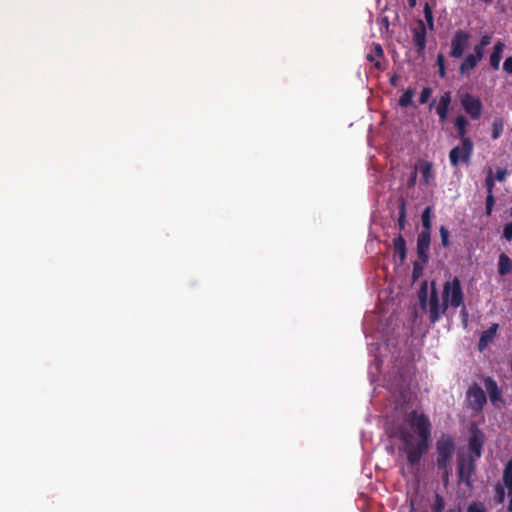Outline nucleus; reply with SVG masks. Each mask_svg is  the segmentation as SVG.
<instances>
[{
	"label": "nucleus",
	"mask_w": 512,
	"mask_h": 512,
	"mask_svg": "<svg viewBox=\"0 0 512 512\" xmlns=\"http://www.w3.org/2000/svg\"><path fill=\"white\" fill-rule=\"evenodd\" d=\"M405 421L417 433L418 440L415 441L411 431L403 424L394 426L390 431V437L401 441L399 451L405 454L407 463L411 467L419 466L423 455L430 447L432 424L429 417L418 410L406 414Z\"/></svg>",
	"instance_id": "1"
},
{
	"label": "nucleus",
	"mask_w": 512,
	"mask_h": 512,
	"mask_svg": "<svg viewBox=\"0 0 512 512\" xmlns=\"http://www.w3.org/2000/svg\"><path fill=\"white\" fill-rule=\"evenodd\" d=\"M443 310L448 306L458 308L464 303V294L461 282L458 277H454L451 281H446L442 292Z\"/></svg>",
	"instance_id": "2"
},
{
	"label": "nucleus",
	"mask_w": 512,
	"mask_h": 512,
	"mask_svg": "<svg viewBox=\"0 0 512 512\" xmlns=\"http://www.w3.org/2000/svg\"><path fill=\"white\" fill-rule=\"evenodd\" d=\"M456 443L454 438L448 433H442L436 441V466L445 468L454 455Z\"/></svg>",
	"instance_id": "3"
},
{
	"label": "nucleus",
	"mask_w": 512,
	"mask_h": 512,
	"mask_svg": "<svg viewBox=\"0 0 512 512\" xmlns=\"http://www.w3.org/2000/svg\"><path fill=\"white\" fill-rule=\"evenodd\" d=\"M474 144L471 139L461 141V145L453 147L449 152V161L452 167H458L460 163L468 164L473 155Z\"/></svg>",
	"instance_id": "4"
},
{
	"label": "nucleus",
	"mask_w": 512,
	"mask_h": 512,
	"mask_svg": "<svg viewBox=\"0 0 512 512\" xmlns=\"http://www.w3.org/2000/svg\"><path fill=\"white\" fill-rule=\"evenodd\" d=\"M471 34L463 29L455 31L451 39L450 56L455 59L462 58L465 50L469 47Z\"/></svg>",
	"instance_id": "5"
},
{
	"label": "nucleus",
	"mask_w": 512,
	"mask_h": 512,
	"mask_svg": "<svg viewBox=\"0 0 512 512\" xmlns=\"http://www.w3.org/2000/svg\"><path fill=\"white\" fill-rule=\"evenodd\" d=\"M460 104L466 114H468L472 120L480 119L482 115L483 104L478 97L466 92L461 96Z\"/></svg>",
	"instance_id": "6"
},
{
	"label": "nucleus",
	"mask_w": 512,
	"mask_h": 512,
	"mask_svg": "<svg viewBox=\"0 0 512 512\" xmlns=\"http://www.w3.org/2000/svg\"><path fill=\"white\" fill-rule=\"evenodd\" d=\"M457 466L459 482L465 483L466 486L470 488L471 477L474 474L476 468L475 458L472 455L469 457L460 456L457 460Z\"/></svg>",
	"instance_id": "7"
},
{
	"label": "nucleus",
	"mask_w": 512,
	"mask_h": 512,
	"mask_svg": "<svg viewBox=\"0 0 512 512\" xmlns=\"http://www.w3.org/2000/svg\"><path fill=\"white\" fill-rule=\"evenodd\" d=\"M431 243V235L429 231H421L417 236L416 251L417 257L422 264L429 261V250Z\"/></svg>",
	"instance_id": "8"
},
{
	"label": "nucleus",
	"mask_w": 512,
	"mask_h": 512,
	"mask_svg": "<svg viewBox=\"0 0 512 512\" xmlns=\"http://www.w3.org/2000/svg\"><path fill=\"white\" fill-rule=\"evenodd\" d=\"M467 399L471 408L476 411L482 410L487 401L483 389L476 384L468 389Z\"/></svg>",
	"instance_id": "9"
},
{
	"label": "nucleus",
	"mask_w": 512,
	"mask_h": 512,
	"mask_svg": "<svg viewBox=\"0 0 512 512\" xmlns=\"http://www.w3.org/2000/svg\"><path fill=\"white\" fill-rule=\"evenodd\" d=\"M426 26L422 20H418L417 26L412 29L413 42L417 47V54L419 56L424 54L426 48Z\"/></svg>",
	"instance_id": "10"
},
{
	"label": "nucleus",
	"mask_w": 512,
	"mask_h": 512,
	"mask_svg": "<svg viewBox=\"0 0 512 512\" xmlns=\"http://www.w3.org/2000/svg\"><path fill=\"white\" fill-rule=\"evenodd\" d=\"M446 310H443V304L440 305L439 297L435 287H432L430 298H429V318L432 323L437 322L441 315Z\"/></svg>",
	"instance_id": "11"
},
{
	"label": "nucleus",
	"mask_w": 512,
	"mask_h": 512,
	"mask_svg": "<svg viewBox=\"0 0 512 512\" xmlns=\"http://www.w3.org/2000/svg\"><path fill=\"white\" fill-rule=\"evenodd\" d=\"M452 101V95L450 91H445L439 99L436 106V114L439 117V122L444 123L447 120L450 104Z\"/></svg>",
	"instance_id": "12"
},
{
	"label": "nucleus",
	"mask_w": 512,
	"mask_h": 512,
	"mask_svg": "<svg viewBox=\"0 0 512 512\" xmlns=\"http://www.w3.org/2000/svg\"><path fill=\"white\" fill-rule=\"evenodd\" d=\"M483 442L482 433L479 430L473 431L469 438L468 447L475 460L480 458L482 454Z\"/></svg>",
	"instance_id": "13"
},
{
	"label": "nucleus",
	"mask_w": 512,
	"mask_h": 512,
	"mask_svg": "<svg viewBox=\"0 0 512 512\" xmlns=\"http://www.w3.org/2000/svg\"><path fill=\"white\" fill-rule=\"evenodd\" d=\"M498 329L499 325L493 323L487 330L482 332L478 342V350L480 352H483L494 341Z\"/></svg>",
	"instance_id": "14"
},
{
	"label": "nucleus",
	"mask_w": 512,
	"mask_h": 512,
	"mask_svg": "<svg viewBox=\"0 0 512 512\" xmlns=\"http://www.w3.org/2000/svg\"><path fill=\"white\" fill-rule=\"evenodd\" d=\"M394 257H398L399 263L402 264L407 257L406 241L401 234L393 239Z\"/></svg>",
	"instance_id": "15"
},
{
	"label": "nucleus",
	"mask_w": 512,
	"mask_h": 512,
	"mask_svg": "<svg viewBox=\"0 0 512 512\" xmlns=\"http://www.w3.org/2000/svg\"><path fill=\"white\" fill-rule=\"evenodd\" d=\"M505 44L502 41H497L493 47V51L489 57V63L493 70H498L502 59Z\"/></svg>",
	"instance_id": "16"
},
{
	"label": "nucleus",
	"mask_w": 512,
	"mask_h": 512,
	"mask_svg": "<svg viewBox=\"0 0 512 512\" xmlns=\"http://www.w3.org/2000/svg\"><path fill=\"white\" fill-rule=\"evenodd\" d=\"M468 120L463 115H458L455 118L454 126L457 130V137L460 141H466V139H470L467 136V126H468Z\"/></svg>",
	"instance_id": "17"
},
{
	"label": "nucleus",
	"mask_w": 512,
	"mask_h": 512,
	"mask_svg": "<svg viewBox=\"0 0 512 512\" xmlns=\"http://www.w3.org/2000/svg\"><path fill=\"white\" fill-rule=\"evenodd\" d=\"M481 60H479L477 57H475L472 53L468 54L464 60L461 62L459 67V72L462 75L469 74V72L476 68L478 63Z\"/></svg>",
	"instance_id": "18"
},
{
	"label": "nucleus",
	"mask_w": 512,
	"mask_h": 512,
	"mask_svg": "<svg viewBox=\"0 0 512 512\" xmlns=\"http://www.w3.org/2000/svg\"><path fill=\"white\" fill-rule=\"evenodd\" d=\"M512 271V260L505 254L501 253L498 257V273L505 276Z\"/></svg>",
	"instance_id": "19"
},
{
	"label": "nucleus",
	"mask_w": 512,
	"mask_h": 512,
	"mask_svg": "<svg viewBox=\"0 0 512 512\" xmlns=\"http://www.w3.org/2000/svg\"><path fill=\"white\" fill-rule=\"evenodd\" d=\"M505 121L502 117L494 118L491 125V138L493 140L499 139L504 132Z\"/></svg>",
	"instance_id": "20"
},
{
	"label": "nucleus",
	"mask_w": 512,
	"mask_h": 512,
	"mask_svg": "<svg viewBox=\"0 0 512 512\" xmlns=\"http://www.w3.org/2000/svg\"><path fill=\"white\" fill-rule=\"evenodd\" d=\"M486 384V389L489 393V397H490V400L492 402H496L497 400L500 399V396H501V392L497 386V383L492 380L491 378H488L485 382Z\"/></svg>",
	"instance_id": "21"
},
{
	"label": "nucleus",
	"mask_w": 512,
	"mask_h": 512,
	"mask_svg": "<svg viewBox=\"0 0 512 512\" xmlns=\"http://www.w3.org/2000/svg\"><path fill=\"white\" fill-rule=\"evenodd\" d=\"M384 51L380 44H374V53H369L366 56L367 61L375 62V67L377 69H382V64L379 61H375L376 58H383Z\"/></svg>",
	"instance_id": "22"
},
{
	"label": "nucleus",
	"mask_w": 512,
	"mask_h": 512,
	"mask_svg": "<svg viewBox=\"0 0 512 512\" xmlns=\"http://www.w3.org/2000/svg\"><path fill=\"white\" fill-rule=\"evenodd\" d=\"M421 174L423 182L428 185L430 180L434 178L433 165L430 162L424 161L421 163Z\"/></svg>",
	"instance_id": "23"
},
{
	"label": "nucleus",
	"mask_w": 512,
	"mask_h": 512,
	"mask_svg": "<svg viewBox=\"0 0 512 512\" xmlns=\"http://www.w3.org/2000/svg\"><path fill=\"white\" fill-rule=\"evenodd\" d=\"M414 91L408 88L399 98L398 105L400 107H409L413 104Z\"/></svg>",
	"instance_id": "24"
},
{
	"label": "nucleus",
	"mask_w": 512,
	"mask_h": 512,
	"mask_svg": "<svg viewBox=\"0 0 512 512\" xmlns=\"http://www.w3.org/2000/svg\"><path fill=\"white\" fill-rule=\"evenodd\" d=\"M423 13L427 23V28L430 30H434L433 10L432 7L427 2L424 4Z\"/></svg>",
	"instance_id": "25"
},
{
	"label": "nucleus",
	"mask_w": 512,
	"mask_h": 512,
	"mask_svg": "<svg viewBox=\"0 0 512 512\" xmlns=\"http://www.w3.org/2000/svg\"><path fill=\"white\" fill-rule=\"evenodd\" d=\"M398 226L400 231L404 230L406 226V203L404 200L399 205Z\"/></svg>",
	"instance_id": "26"
},
{
	"label": "nucleus",
	"mask_w": 512,
	"mask_h": 512,
	"mask_svg": "<svg viewBox=\"0 0 512 512\" xmlns=\"http://www.w3.org/2000/svg\"><path fill=\"white\" fill-rule=\"evenodd\" d=\"M422 220V231H429L431 229V207H426L421 216Z\"/></svg>",
	"instance_id": "27"
},
{
	"label": "nucleus",
	"mask_w": 512,
	"mask_h": 512,
	"mask_svg": "<svg viewBox=\"0 0 512 512\" xmlns=\"http://www.w3.org/2000/svg\"><path fill=\"white\" fill-rule=\"evenodd\" d=\"M503 481L506 487L512 490V461H510L504 469Z\"/></svg>",
	"instance_id": "28"
},
{
	"label": "nucleus",
	"mask_w": 512,
	"mask_h": 512,
	"mask_svg": "<svg viewBox=\"0 0 512 512\" xmlns=\"http://www.w3.org/2000/svg\"><path fill=\"white\" fill-rule=\"evenodd\" d=\"M484 184H485L487 194H493V189L495 187V178H494L492 169H489L487 176L485 178Z\"/></svg>",
	"instance_id": "29"
},
{
	"label": "nucleus",
	"mask_w": 512,
	"mask_h": 512,
	"mask_svg": "<svg viewBox=\"0 0 512 512\" xmlns=\"http://www.w3.org/2000/svg\"><path fill=\"white\" fill-rule=\"evenodd\" d=\"M425 265L426 264H422L419 259L413 263L412 276L414 280L418 279L422 275Z\"/></svg>",
	"instance_id": "30"
},
{
	"label": "nucleus",
	"mask_w": 512,
	"mask_h": 512,
	"mask_svg": "<svg viewBox=\"0 0 512 512\" xmlns=\"http://www.w3.org/2000/svg\"><path fill=\"white\" fill-rule=\"evenodd\" d=\"M439 232H440L442 246L445 248L448 247L450 245V242H449L450 233H449L448 229L442 225L439 229Z\"/></svg>",
	"instance_id": "31"
},
{
	"label": "nucleus",
	"mask_w": 512,
	"mask_h": 512,
	"mask_svg": "<svg viewBox=\"0 0 512 512\" xmlns=\"http://www.w3.org/2000/svg\"><path fill=\"white\" fill-rule=\"evenodd\" d=\"M432 88L431 87H424L421 91L420 97H419V103L425 104L428 102L429 98L432 95Z\"/></svg>",
	"instance_id": "32"
},
{
	"label": "nucleus",
	"mask_w": 512,
	"mask_h": 512,
	"mask_svg": "<svg viewBox=\"0 0 512 512\" xmlns=\"http://www.w3.org/2000/svg\"><path fill=\"white\" fill-rule=\"evenodd\" d=\"M494 204H495L494 194H487L486 203H485L486 215H488V216L491 215Z\"/></svg>",
	"instance_id": "33"
},
{
	"label": "nucleus",
	"mask_w": 512,
	"mask_h": 512,
	"mask_svg": "<svg viewBox=\"0 0 512 512\" xmlns=\"http://www.w3.org/2000/svg\"><path fill=\"white\" fill-rule=\"evenodd\" d=\"M439 472H441V478L443 484L446 486L449 483V476L451 472V468L448 465H445V468H437Z\"/></svg>",
	"instance_id": "34"
},
{
	"label": "nucleus",
	"mask_w": 512,
	"mask_h": 512,
	"mask_svg": "<svg viewBox=\"0 0 512 512\" xmlns=\"http://www.w3.org/2000/svg\"><path fill=\"white\" fill-rule=\"evenodd\" d=\"M485 47L481 44H476L473 49V55L477 57L479 60H482L484 57Z\"/></svg>",
	"instance_id": "35"
},
{
	"label": "nucleus",
	"mask_w": 512,
	"mask_h": 512,
	"mask_svg": "<svg viewBox=\"0 0 512 512\" xmlns=\"http://www.w3.org/2000/svg\"><path fill=\"white\" fill-rule=\"evenodd\" d=\"M445 60H444V56L442 54H439L437 56V65L439 67V74L441 77H444L445 76Z\"/></svg>",
	"instance_id": "36"
},
{
	"label": "nucleus",
	"mask_w": 512,
	"mask_h": 512,
	"mask_svg": "<svg viewBox=\"0 0 512 512\" xmlns=\"http://www.w3.org/2000/svg\"><path fill=\"white\" fill-rule=\"evenodd\" d=\"M503 237H504L507 241H511V240H512V222L507 223V224L504 226V229H503Z\"/></svg>",
	"instance_id": "37"
},
{
	"label": "nucleus",
	"mask_w": 512,
	"mask_h": 512,
	"mask_svg": "<svg viewBox=\"0 0 512 512\" xmlns=\"http://www.w3.org/2000/svg\"><path fill=\"white\" fill-rule=\"evenodd\" d=\"M507 175L508 171L506 169H498L494 175V178L499 182H503L506 180Z\"/></svg>",
	"instance_id": "38"
},
{
	"label": "nucleus",
	"mask_w": 512,
	"mask_h": 512,
	"mask_svg": "<svg viewBox=\"0 0 512 512\" xmlns=\"http://www.w3.org/2000/svg\"><path fill=\"white\" fill-rule=\"evenodd\" d=\"M503 70L507 74L512 75V56H509L505 59L503 63Z\"/></svg>",
	"instance_id": "39"
},
{
	"label": "nucleus",
	"mask_w": 512,
	"mask_h": 512,
	"mask_svg": "<svg viewBox=\"0 0 512 512\" xmlns=\"http://www.w3.org/2000/svg\"><path fill=\"white\" fill-rule=\"evenodd\" d=\"M435 498H436V503H435V508H434L433 512H440L444 508L443 499L438 494L435 495Z\"/></svg>",
	"instance_id": "40"
},
{
	"label": "nucleus",
	"mask_w": 512,
	"mask_h": 512,
	"mask_svg": "<svg viewBox=\"0 0 512 512\" xmlns=\"http://www.w3.org/2000/svg\"><path fill=\"white\" fill-rule=\"evenodd\" d=\"M426 297H427V290H426V285H425L424 287H422L421 294L419 296L420 304H421L422 308H426V305H427Z\"/></svg>",
	"instance_id": "41"
},
{
	"label": "nucleus",
	"mask_w": 512,
	"mask_h": 512,
	"mask_svg": "<svg viewBox=\"0 0 512 512\" xmlns=\"http://www.w3.org/2000/svg\"><path fill=\"white\" fill-rule=\"evenodd\" d=\"M491 40L492 36L489 34H485L481 37L479 44H481L484 47H487L491 43Z\"/></svg>",
	"instance_id": "42"
},
{
	"label": "nucleus",
	"mask_w": 512,
	"mask_h": 512,
	"mask_svg": "<svg viewBox=\"0 0 512 512\" xmlns=\"http://www.w3.org/2000/svg\"><path fill=\"white\" fill-rule=\"evenodd\" d=\"M416 180H417V170L415 169V170L411 173V175H410V177H409V179H408V187H410V188H411V187H414V186H415V184H416Z\"/></svg>",
	"instance_id": "43"
},
{
	"label": "nucleus",
	"mask_w": 512,
	"mask_h": 512,
	"mask_svg": "<svg viewBox=\"0 0 512 512\" xmlns=\"http://www.w3.org/2000/svg\"><path fill=\"white\" fill-rule=\"evenodd\" d=\"M467 512H485L484 510H480L476 507V505H470L467 509Z\"/></svg>",
	"instance_id": "44"
},
{
	"label": "nucleus",
	"mask_w": 512,
	"mask_h": 512,
	"mask_svg": "<svg viewBox=\"0 0 512 512\" xmlns=\"http://www.w3.org/2000/svg\"><path fill=\"white\" fill-rule=\"evenodd\" d=\"M497 494H498L499 501L501 502L503 500L504 494H505L503 488L497 489Z\"/></svg>",
	"instance_id": "45"
},
{
	"label": "nucleus",
	"mask_w": 512,
	"mask_h": 512,
	"mask_svg": "<svg viewBox=\"0 0 512 512\" xmlns=\"http://www.w3.org/2000/svg\"><path fill=\"white\" fill-rule=\"evenodd\" d=\"M508 512H512V490H509V505Z\"/></svg>",
	"instance_id": "46"
},
{
	"label": "nucleus",
	"mask_w": 512,
	"mask_h": 512,
	"mask_svg": "<svg viewBox=\"0 0 512 512\" xmlns=\"http://www.w3.org/2000/svg\"><path fill=\"white\" fill-rule=\"evenodd\" d=\"M461 315L463 316L464 320L466 321V318H467V316H468V313H467V309H466V307L464 306V304L462 305Z\"/></svg>",
	"instance_id": "47"
},
{
	"label": "nucleus",
	"mask_w": 512,
	"mask_h": 512,
	"mask_svg": "<svg viewBox=\"0 0 512 512\" xmlns=\"http://www.w3.org/2000/svg\"><path fill=\"white\" fill-rule=\"evenodd\" d=\"M416 2H417V0H408L409 7H411V8L415 7L416 6Z\"/></svg>",
	"instance_id": "48"
},
{
	"label": "nucleus",
	"mask_w": 512,
	"mask_h": 512,
	"mask_svg": "<svg viewBox=\"0 0 512 512\" xmlns=\"http://www.w3.org/2000/svg\"><path fill=\"white\" fill-rule=\"evenodd\" d=\"M435 105V100H433L430 104H429V109L431 110Z\"/></svg>",
	"instance_id": "49"
},
{
	"label": "nucleus",
	"mask_w": 512,
	"mask_h": 512,
	"mask_svg": "<svg viewBox=\"0 0 512 512\" xmlns=\"http://www.w3.org/2000/svg\"><path fill=\"white\" fill-rule=\"evenodd\" d=\"M509 215L512 217V207L510 208Z\"/></svg>",
	"instance_id": "50"
}]
</instances>
